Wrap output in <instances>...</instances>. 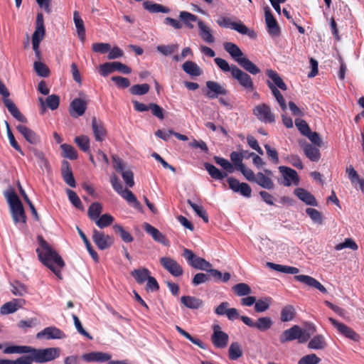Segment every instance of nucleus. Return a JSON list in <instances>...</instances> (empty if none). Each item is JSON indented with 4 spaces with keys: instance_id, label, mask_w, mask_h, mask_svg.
Segmentation results:
<instances>
[{
    "instance_id": "1",
    "label": "nucleus",
    "mask_w": 364,
    "mask_h": 364,
    "mask_svg": "<svg viewBox=\"0 0 364 364\" xmlns=\"http://www.w3.org/2000/svg\"><path fill=\"white\" fill-rule=\"evenodd\" d=\"M4 353H33L34 362L44 363L54 360L60 355L59 348H35L29 346H10L4 348Z\"/></svg>"
},
{
    "instance_id": "2",
    "label": "nucleus",
    "mask_w": 364,
    "mask_h": 364,
    "mask_svg": "<svg viewBox=\"0 0 364 364\" xmlns=\"http://www.w3.org/2000/svg\"><path fill=\"white\" fill-rule=\"evenodd\" d=\"M38 241L41 247L38 248L36 252L40 261L48 267L59 279H61L60 270L55 267L53 264L60 268H63L65 266L64 261L42 236H38Z\"/></svg>"
},
{
    "instance_id": "3",
    "label": "nucleus",
    "mask_w": 364,
    "mask_h": 364,
    "mask_svg": "<svg viewBox=\"0 0 364 364\" xmlns=\"http://www.w3.org/2000/svg\"><path fill=\"white\" fill-rule=\"evenodd\" d=\"M179 18L185 26L189 29H193L194 28L193 22H196L198 26V34L202 40L207 43H213L215 42V39L212 34L211 28L197 16L190 12L183 11L179 14Z\"/></svg>"
},
{
    "instance_id": "4",
    "label": "nucleus",
    "mask_w": 364,
    "mask_h": 364,
    "mask_svg": "<svg viewBox=\"0 0 364 364\" xmlns=\"http://www.w3.org/2000/svg\"><path fill=\"white\" fill-rule=\"evenodd\" d=\"M4 196L9 205L10 213L14 223L20 226H25L26 223V215L23 204L18 195L15 193L14 189L10 188L4 193Z\"/></svg>"
},
{
    "instance_id": "5",
    "label": "nucleus",
    "mask_w": 364,
    "mask_h": 364,
    "mask_svg": "<svg viewBox=\"0 0 364 364\" xmlns=\"http://www.w3.org/2000/svg\"><path fill=\"white\" fill-rule=\"evenodd\" d=\"M112 159L114 168L121 173L126 185L129 188L133 187L134 185L133 172L127 168L126 164L116 154L112 156Z\"/></svg>"
},
{
    "instance_id": "6",
    "label": "nucleus",
    "mask_w": 364,
    "mask_h": 364,
    "mask_svg": "<svg viewBox=\"0 0 364 364\" xmlns=\"http://www.w3.org/2000/svg\"><path fill=\"white\" fill-rule=\"evenodd\" d=\"M217 23L220 27L230 28L239 33L242 35H247L250 38H255L256 34L254 31H250L249 28L241 21L232 22L228 17H220L217 20Z\"/></svg>"
},
{
    "instance_id": "7",
    "label": "nucleus",
    "mask_w": 364,
    "mask_h": 364,
    "mask_svg": "<svg viewBox=\"0 0 364 364\" xmlns=\"http://www.w3.org/2000/svg\"><path fill=\"white\" fill-rule=\"evenodd\" d=\"M232 77L235 79L240 85L247 92H252L255 90L252 78L246 72L233 65Z\"/></svg>"
},
{
    "instance_id": "8",
    "label": "nucleus",
    "mask_w": 364,
    "mask_h": 364,
    "mask_svg": "<svg viewBox=\"0 0 364 364\" xmlns=\"http://www.w3.org/2000/svg\"><path fill=\"white\" fill-rule=\"evenodd\" d=\"M183 256L187 259L189 264L195 269L207 272L212 264L205 259L197 257L191 250L184 249Z\"/></svg>"
},
{
    "instance_id": "9",
    "label": "nucleus",
    "mask_w": 364,
    "mask_h": 364,
    "mask_svg": "<svg viewBox=\"0 0 364 364\" xmlns=\"http://www.w3.org/2000/svg\"><path fill=\"white\" fill-rule=\"evenodd\" d=\"M240 319L249 327L255 328L259 331H266L269 330L273 321L270 317H260L256 321H253L250 318L246 316H241Z\"/></svg>"
},
{
    "instance_id": "10",
    "label": "nucleus",
    "mask_w": 364,
    "mask_h": 364,
    "mask_svg": "<svg viewBox=\"0 0 364 364\" xmlns=\"http://www.w3.org/2000/svg\"><path fill=\"white\" fill-rule=\"evenodd\" d=\"M253 114L262 122L273 123L275 122V117L271 108L264 103L257 105L253 109Z\"/></svg>"
},
{
    "instance_id": "11",
    "label": "nucleus",
    "mask_w": 364,
    "mask_h": 364,
    "mask_svg": "<svg viewBox=\"0 0 364 364\" xmlns=\"http://www.w3.org/2000/svg\"><path fill=\"white\" fill-rule=\"evenodd\" d=\"M279 171L283 177V181L280 183L284 186H290L291 185L297 186L299 183V178L296 171L289 167L281 166Z\"/></svg>"
},
{
    "instance_id": "12",
    "label": "nucleus",
    "mask_w": 364,
    "mask_h": 364,
    "mask_svg": "<svg viewBox=\"0 0 364 364\" xmlns=\"http://www.w3.org/2000/svg\"><path fill=\"white\" fill-rule=\"evenodd\" d=\"M331 323L336 328L338 332L345 336L347 338L353 340L354 341H358L360 339V336L355 333L351 328L348 326L343 323L339 322L337 320L329 318H328Z\"/></svg>"
},
{
    "instance_id": "13",
    "label": "nucleus",
    "mask_w": 364,
    "mask_h": 364,
    "mask_svg": "<svg viewBox=\"0 0 364 364\" xmlns=\"http://www.w3.org/2000/svg\"><path fill=\"white\" fill-rule=\"evenodd\" d=\"M213 333L211 336V341L213 345L218 348H224L228 343V335L221 331V328L218 324L213 326Z\"/></svg>"
},
{
    "instance_id": "14",
    "label": "nucleus",
    "mask_w": 364,
    "mask_h": 364,
    "mask_svg": "<svg viewBox=\"0 0 364 364\" xmlns=\"http://www.w3.org/2000/svg\"><path fill=\"white\" fill-rule=\"evenodd\" d=\"M160 263L162 267L173 277H180L183 273V268L177 261L169 257L160 258Z\"/></svg>"
},
{
    "instance_id": "15",
    "label": "nucleus",
    "mask_w": 364,
    "mask_h": 364,
    "mask_svg": "<svg viewBox=\"0 0 364 364\" xmlns=\"http://www.w3.org/2000/svg\"><path fill=\"white\" fill-rule=\"evenodd\" d=\"M92 240L101 250L108 249L114 242L112 237L95 229L92 232Z\"/></svg>"
},
{
    "instance_id": "16",
    "label": "nucleus",
    "mask_w": 364,
    "mask_h": 364,
    "mask_svg": "<svg viewBox=\"0 0 364 364\" xmlns=\"http://www.w3.org/2000/svg\"><path fill=\"white\" fill-rule=\"evenodd\" d=\"M301 328L297 325H294L290 328L283 331L279 336V341L282 343H284L297 339L299 343H304L301 341Z\"/></svg>"
},
{
    "instance_id": "17",
    "label": "nucleus",
    "mask_w": 364,
    "mask_h": 364,
    "mask_svg": "<svg viewBox=\"0 0 364 364\" xmlns=\"http://www.w3.org/2000/svg\"><path fill=\"white\" fill-rule=\"evenodd\" d=\"M87 101L82 98H75L70 105L69 112L73 118L82 116L87 109Z\"/></svg>"
},
{
    "instance_id": "18",
    "label": "nucleus",
    "mask_w": 364,
    "mask_h": 364,
    "mask_svg": "<svg viewBox=\"0 0 364 364\" xmlns=\"http://www.w3.org/2000/svg\"><path fill=\"white\" fill-rule=\"evenodd\" d=\"M264 18L269 34L272 36H278L280 33V29L268 6L264 8Z\"/></svg>"
},
{
    "instance_id": "19",
    "label": "nucleus",
    "mask_w": 364,
    "mask_h": 364,
    "mask_svg": "<svg viewBox=\"0 0 364 364\" xmlns=\"http://www.w3.org/2000/svg\"><path fill=\"white\" fill-rule=\"evenodd\" d=\"M208 91L205 95L210 99L218 98L220 95H226L228 91L220 84L215 81H207Z\"/></svg>"
},
{
    "instance_id": "20",
    "label": "nucleus",
    "mask_w": 364,
    "mask_h": 364,
    "mask_svg": "<svg viewBox=\"0 0 364 364\" xmlns=\"http://www.w3.org/2000/svg\"><path fill=\"white\" fill-rule=\"evenodd\" d=\"M65 337V334L59 328L55 326H49L45 328L36 334L38 339L46 338L50 339H61Z\"/></svg>"
},
{
    "instance_id": "21",
    "label": "nucleus",
    "mask_w": 364,
    "mask_h": 364,
    "mask_svg": "<svg viewBox=\"0 0 364 364\" xmlns=\"http://www.w3.org/2000/svg\"><path fill=\"white\" fill-rule=\"evenodd\" d=\"M143 227L146 233L150 235L156 242L161 243L165 246H168L169 242L166 236L158 229L147 223H144Z\"/></svg>"
},
{
    "instance_id": "22",
    "label": "nucleus",
    "mask_w": 364,
    "mask_h": 364,
    "mask_svg": "<svg viewBox=\"0 0 364 364\" xmlns=\"http://www.w3.org/2000/svg\"><path fill=\"white\" fill-rule=\"evenodd\" d=\"M294 279L296 281L301 282L309 287H314L315 289L319 290L322 293H327V290L325 288V287L316 279L310 276L304 274L296 275L294 276Z\"/></svg>"
},
{
    "instance_id": "23",
    "label": "nucleus",
    "mask_w": 364,
    "mask_h": 364,
    "mask_svg": "<svg viewBox=\"0 0 364 364\" xmlns=\"http://www.w3.org/2000/svg\"><path fill=\"white\" fill-rule=\"evenodd\" d=\"M294 193L305 204L311 206H318L316 198L308 191L302 188H297L294 189Z\"/></svg>"
},
{
    "instance_id": "24",
    "label": "nucleus",
    "mask_w": 364,
    "mask_h": 364,
    "mask_svg": "<svg viewBox=\"0 0 364 364\" xmlns=\"http://www.w3.org/2000/svg\"><path fill=\"white\" fill-rule=\"evenodd\" d=\"M46 35V28L42 13H38L36 21V29L32 35V40L41 42Z\"/></svg>"
},
{
    "instance_id": "25",
    "label": "nucleus",
    "mask_w": 364,
    "mask_h": 364,
    "mask_svg": "<svg viewBox=\"0 0 364 364\" xmlns=\"http://www.w3.org/2000/svg\"><path fill=\"white\" fill-rule=\"evenodd\" d=\"M92 129L96 141H102L105 140L106 130L104 124L100 120L97 119L95 117L92 118Z\"/></svg>"
},
{
    "instance_id": "26",
    "label": "nucleus",
    "mask_w": 364,
    "mask_h": 364,
    "mask_svg": "<svg viewBox=\"0 0 364 364\" xmlns=\"http://www.w3.org/2000/svg\"><path fill=\"white\" fill-rule=\"evenodd\" d=\"M16 129L23 136L25 139L32 144H37L40 142V137L32 129L24 125L19 124Z\"/></svg>"
},
{
    "instance_id": "27",
    "label": "nucleus",
    "mask_w": 364,
    "mask_h": 364,
    "mask_svg": "<svg viewBox=\"0 0 364 364\" xmlns=\"http://www.w3.org/2000/svg\"><path fill=\"white\" fill-rule=\"evenodd\" d=\"M61 174L64 181L68 186L72 188H75L76 186L70 164L67 161H63L62 163Z\"/></svg>"
},
{
    "instance_id": "28",
    "label": "nucleus",
    "mask_w": 364,
    "mask_h": 364,
    "mask_svg": "<svg viewBox=\"0 0 364 364\" xmlns=\"http://www.w3.org/2000/svg\"><path fill=\"white\" fill-rule=\"evenodd\" d=\"M25 304L23 299H13L12 301L4 304L0 309L3 315L14 313Z\"/></svg>"
},
{
    "instance_id": "29",
    "label": "nucleus",
    "mask_w": 364,
    "mask_h": 364,
    "mask_svg": "<svg viewBox=\"0 0 364 364\" xmlns=\"http://www.w3.org/2000/svg\"><path fill=\"white\" fill-rule=\"evenodd\" d=\"M300 145L303 147L305 155L312 161H318L321 158L319 149L314 147L311 144H306V141L302 143L299 142Z\"/></svg>"
},
{
    "instance_id": "30",
    "label": "nucleus",
    "mask_w": 364,
    "mask_h": 364,
    "mask_svg": "<svg viewBox=\"0 0 364 364\" xmlns=\"http://www.w3.org/2000/svg\"><path fill=\"white\" fill-rule=\"evenodd\" d=\"M223 46L225 51L228 52L237 63H238L240 59L243 58V53L236 44L230 42H225L224 43Z\"/></svg>"
},
{
    "instance_id": "31",
    "label": "nucleus",
    "mask_w": 364,
    "mask_h": 364,
    "mask_svg": "<svg viewBox=\"0 0 364 364\" xmlns=\"http://www.w3.org/2000/svg\"><path fill=\"white\" fill-rule=\"evenodd\" d=\"M73 21L77 30V36L80 40L83 42L85 39V28L84 21L82 19L78 11H75L73 13Z\"/></svg>"
},
{
    "instance_id": "32",
    "label": "nucleus",
    "mask_w": 364,
    "mask_h": 364,
    "mask_svg": "<svg viewBox=\"0 0 364 364\" xmlns=\"http://www.w3.org/2000/svg\"><path fill=\"white\" fill-rule=\"evenodd\" d=\"M119 195L132 207L135 209L142 211V206L141 203L138 201L134 194L128 189H124L122 191Z\"/></svg>"
},
{
    "instance_id": "33",
    "label": "nucleus",
    "mask_w": 364,
    "mask_h": 364,
    "mask_svg": "<svg viewBox=\"0 0 364 364\" xmlns=\"http://www.w3.org/2000/svg\"><path fill=\"white\" fill-rule=\"evenodd\" d=\"M181 301L186 307L191 309H198L203 305L201 299L191 296H183Z\"/></svg>"
},
{
    "instance_id": "34",
    "label": "nucleus",
    "mask_w": 364,
    "mask_h": 364,
    "mask_svg": "<svg viewBox=\"0 0 364 364\" xmlns=\"http://www.w3.org/2000/svg\"><path fill=\"white\" fill-rule=\"evenodd\" d=\"M266 266L272 269L285 274H296L299 272V269L296 267L277 264L270 262H267Z\"/></svg>"
},
{
    "instance_id": "35",
    "label": "nucleus",
    "mask_w": 364,
    "mask_h": 364,
    "mask_svg": "<svg viewBox=\"0 0 364 364\" xmlns=\"http://www.w3.org/2000/svg\"><path fill=\"white\" fill-rule=\"evenodd\" d=\"M245 71L248 72L252 75H257L261 70L260 69L253 63L250 59L246 57L240 59L237 63Z\"/></svg>"
},
{
    "instance_id": "36",
    "label": "nucleus",
    "mask_w": 364,
    "mask_h": 364,
    "mask_svg": "<svg viewBox=\"0 0 364 364\" xmlns=\"http://www.w3.org/2000/svg\"><path fill=\"white\" fill-rule=\"evenodd\" d=\"M266 75L268 76V77L269 79L272 80L273 85L281 89L282 90H287V85L284 82L283 80L282 79V77L279 75V74L272 70V69H268L266 70Z\"/></svg>"
},
{
    "instance_id": "37",
    "label": "nucleus",
    "mask_w": 364,
    "mask_h": 364,
    "mask_svg": "<svg viewBox=\"0 0 364 364\" xmlns=\"http://www.w3.org/2000/svg\"><path fill=\"white\" fill-rule=\"evenodd\" d=\"M182 68L185 73L191 76L198 77L202 75V70L199 66L191 60L185 62L182 65Z\"/></svg>"
},
{
    "instance_id": "38",
    "label": "nucleus",
    "mask_w": 364,
    "mask_h": 364,
    "mask_svg": "<svg viewBox=\"0 0 364 364\" xmlns=\"http://www.w3.org/2000/svg\"><path fill=\"white\" fill-rule=\"evenodd\" d=\"M143 6L144 9L149 11L150 13H164L168 14L170 12V9L164 6L159 4L152 3L149 1H146L143 2Z\"/></svg>"
},
{
    "instance_id": "39",
    "label": "nucleus",
    "mask_w": 364,
    "mask_h": 364,
    "mask_svg": "<svg viewBox=\"0 0 364 364\" xmlns=\"http://www.w3.org/2000/svg\"><path fill=\"white\" fill-rule=\"evenodd\" d=\"M254 182L257 183L262 188L267 190H272L274 188V184L272 180L261 172L257 173Z\"/></svg>"
},
{
    "instance_id": "40",
    "label": "nucleus",
    "mask_w": 364,
    "mask_h": 364,
    "mask_svg": "<svg viewBox=\"0 0 364 364\" xmlns=\"http://www.w3.org/2000/svg\"><path fill=\"white\" fill-rule=\"evenodd\" d=\"M204 167L206 171L208 172L209 175L215 180H222L227 177L228 173L226 172H222L218 168H216L214 165L205 163Z\"/></svg>"
},
{
    "instance_id": "41",
    "label": "nucleus",
    "mask_w": 364,
    "mask_h": 364,
    "mask_svg": "<svg viewBox=\"0 0 364 364\" xmlns=\"http://www.w3.org/2000/svg\"><path fill=\"white\" fill-rule=\"evenodd\" d=\"M267 84L269 89L271 90L274 97L276 98V100L279 103L281 109L283 111H285L287 109V105L285 100L282 95L281 94L280 91L269 80H267Z\"/></svg>"
},
{
    "instance_id": "42",
    "label": "nucleus",
    "mask_w": 364,
    "mask_h": 364,
    "mask_svg": "<svg viewBox=\"0 0 364 364\" xmlns=\"http://www.w3.org/2000/svg\"><path fill=\"white\" fill-rule=\"evenodd\" d=\"M131 275L135 279L137 283L143 284L150 276V272L146 268H139L133 270Z\"/></svg>"
},
{
    "instance_id": "43",
    "label": "nucleus",
    "mask_w": 364,
    "mask_h": 364,
    "mask_svg": "<svg viewBox=\"0 0 364 364\" xmlns=\"http://www.w3.org/2000/svg\"><path fill=\"white\" fill-rule=\"evenodd\" d=\"M207 272L210 274L215 282H227L230 279V274L229 272H225L223 274L218 269L209 268Z\"/></svg>"
},
{
    "instance_id": "44",
    "label": "nucleus",
    "mask_w": 364,
    "mask_h": 364,
    "mask_svg": "<svg viewBox=\"0 0 364 364\" xmlns=\"http://www.w3.org/2000/svg\"><path fill=\"white\" fill-rule=\"evenodd\" d=\"M18 190H19V192H20L21 195L23 196L24 200L26 201V203L29 206V208L31 209V213H32L34 219L38 221L40 220V218H39V215L38 214V212H37L35 206L33 205V204L32 203V202L29 199L28 196H27L26 193L25 192L24 189L22 188L20 182H18Z\"/></svg>"
},
{
    "instance_id": "45",
    "label": "nucleus",
    "mask_w": 364,
    "mask_h": 364,
    "mask_svg": "<svg viewBox=\"0 0 364 364\" xmlns=\"http://www.w3.org/2000/svg\"><path fill=\"white\" fill-rule=\"evenodd\" d=\"M102 210V205L98 202H95L92 203L89 207L87 214L90 220L95 221L100 216Z\"/></svg>"
},
{
    "instance_id": "46",
    "label": "nucleus",
    "mask_w": 364,
    "mask_h": 364,
    "mask_svg": "<svg viewBox=\"0 0 364 364\" xmlns=\"http://www.w3.org/2000/svg\"><path fill=\"white\" fill-rule=\"evenodd\" d=\"M295 315L296 311L294 306L287 305L282 309L280 319L282 322H287L291 321Z\"/></svg>"
},
{
    "instance_id": "47",
    "label": "nucleus",
    "mask_w": 364,
    "mask_h": 364,
    "mask_svg": "<svg viewBox=\"0 0 364 364\" xmlns=\"http://www.w3.org/2000/svg\"><path fill=\"white\" fill-rule=\"evenodd\" d=\"M326 346L325 338L322 335L315 336L308 343V347L311 349H323Z\"/></svg>"
},
{
    "instance_id": "48",
    "label": "nucleus",
    "mask_w": 364,
    "mask_h": 364,
    "mask_svg": "<svg viewBox=\"0 0 364 364\" xmlns=\"http://www.w3.org/2000/svg\"><path fill=\"white\" fill-rule=\"evenodd\" d=\"M62 149V156L70 160H75L77 158V152L71 145L63 144L60 146Z\"/></svg>"
},
{
    "instance_id": "49",
    "label": "nucleus",
    "mask_w": 364,
    "mask_h": 364,
    "mask_svg": "<svg viewBox=\"0 0 364 364\" xmlns=\"http://www.w3.org/2000/svg\"><path fill=\"white\" fill-rule=\"evenodd\" d=\"M77 229L80 237L83 240L86 246V248L89 252L90 255H91L92 258L94 259L95 262H97L99 261L97 253L92 247L90 241L88 240L84 232L79 228H77Z\"/></svg>"
},
{
    "instance_id": "50",
    "label": "nucleus",
    "mask_w": 364,
    "mask_h": 364,
    "mask_svg": "<svg viewBox=\"0 0 364 364\" xmlns=\"http://www.w3.org/2000/svg\"><path fill=\"white\" fill-rule=\"evenodd\" d=\"M113 230L116 234L119 235L124 242L129 243L133 241V237L127 232L122 225L116 224L113 226Z\"/></svg>"
},
{
    "instance_id": "51",
    "label": "nucleus",
    "mask_w": 364,
    "mask_h": 364,
    "mask_svg": "<svg viewBox=\"0 0 364 364\" xmlns=\"http://www.w3.org/2000/svg\"><path fill=\"white\" fill-rule=\"evenodd\" d=\"M228 353L230 359L232 360H237L242 355V350L241 349L240 345L237 342L231 343L228 350Z\"/></svg>"
},
{
    "instance_id": "52",
    "label": "nucleus",
    "mask_w": 364,
    "mask_h": 364,
    "mask_svg": "<svg viewBox=\"0 0 364 364\" xmlns=\"http://www.w3.org/2000/svg\"><path fill=\"white\" fill-rule=\"evenodd\" d=\"M33 68L36 74L40 77H47L50 75V70L48 67L41 61L34 62Z\"/></svg>"
},
{
    "instance_id": "53",
    "label": "nucleus",
    "mask_w": 364,
    "mask_h": 364,
    "mask_svg": "<svg viewBox=\"0 0 364 364\" xmlns=\"http://www.w3.org/2000/svg\"><path fill=\"white\" fill-rule=\"evenodd\" d=\"M306 213L314 223H317L318 225L323 224V215L318 210L311 208H308L306 209Z\"/></svg>"
},
{
    "instance_id": "54",
    "label": "nucleus",
    "mask_w": 364,
    "mask_h": 364,
    "mask_svg": "<svg viewBox=\"0 0 364 364\" xmlns=\"http://www.w3.org/2000/svg\"><path fill=\"white\" fill-rule=\"evenodd\" d=\"M113 221L114 218L111 215L105 213L95 220V223L100 228H105L109 226Z\"/></svg>"
},
{
    "instance_id": "55",
    "label": "nucleus",
    "mask_w": 364,
    "mask_h": 364,
    "mask_svg": "<svg viewBox=\"0 0 364 364\" xmlns=\"http://www.w3.org/2000/svg\"><path fill=\"white\" fill-rule=\"evenodd\" d=\"M178 44L159 45L156 50L164 56H168L178 50Z\"/></svg>"
},
{
    "instance_id": "56",
    "label": "nucleus",
    "mask_w": 364,
    "mask_h": 364,
    "mask_svg": "<svg viewBox=\"0 0 364 364\" xmlns=\"http://www.w3.org/2000/svg\"><path fill=\"white\" fill-rule=\"evenodd\" d=\"M214 161L215 162L220 166L225 171L226 173H232L235 171V168L233 165L227 159L224 158H221L220 156H214Z\"/></svg>"
},
{
    "instance_id": "57",
    "label": "nucleus",
    "mask_w": 364,
    "mask_h": 364,
    "mask_svg": "<svg viewBox=\"0 0 364 364\" xmlns=\"http://www.w3.org/2000/svg\"><path fill=\"white\" fill-rule=\"evenodd\" d=\"M75 142L84 152H89L90 150V139L85 135H81L75 138Z\"/></svg>"
},
{
    "instance_id": "58",
    "label": "nucleus",
    "mask_w": 364,
    "mask_h": 364,
    "mask_svg": "<svg viewBox=\"0 0 364 364\" xmlns=\"http://www.w3.org/2000/svg\"><path fill=\"white\" fill-rule=\"evenodd\" d=\"M232 290L239 296H247L251 293L250 287L245 283H239L232 287Z\"/></svg>"
},
{
    "instance_id": "59",
    "label": "nucleus",
    "mask_w": 364,
    "mask_h": 364,
    "mask_svg": "<svg viewBox=\"0 0 364 364\" xmlns=\"http://www.w3.org/2000/svg\"><path fill=\"white\" fill-rule=\"evenodd\" d=\"M150 90V86L146 84L134 85L131 87L129 92L134 95H143L146 94Z\"/></svg>"
},
{
    "instance_id": "60",
    "label": "nucleus",
    "mask_w": 364,
    "mask_h": 364,
    "mask_svg": "<svg viewBox=\"0 0 364 364\" xmlns=\"http://www.w3.org/2000/svg\"><path fill=\"white\" fill-rule=\"evenodd\" d=\"M244 153L245 151L242 150L240 152L232 151L230 155V160L232 161L237 170L244 165L242 163Z\"/></svg>"
},
{
    "instance_id": "61",
    "label": "nucleus",
    "mask_w": 364,
    "mask_h": 364,
    "mask_svg": "<svg viewBox=\"0 0 364 364\" xmlns=\"http://www.w3.org/2000/svg\"><path fill=\"white\" fill-rule=\"evenodd\" d=\"M187 203L193 208L196 213L203 220L205 223H208V215L202 206L193 203L191 200H188Z\"/></svg>"
},
{
    "instance_id": "62",
    "label": "nucleus",
    "mask_w": 364,
    "mask_h": 364,
    "mask_svg": "<svg viewBox=\"0 0 364 364\" xmlns=\"http://www.w3.org/2000/svg\"><path fill=\"white\" fill-rule=\"evenodd\" d=\"M5 124L6 127L8 138L11 146L14 149H15L18 152H19L21 155H23V152L20 146L18 145V144L17 143V141H16L15 137L11 130L10 126L6 121H5Z\"/></svg>"
},
{
    "instance_id": "63",
    "label": "nucleus",
    "mask_w": 364,
    "mask_h": 364,
    "mask_svg": "<svg viewBox=\"0 0 364 364\" xmlns=\"http://www.w3.org/2000/svg\"><path fill=\"white\" fill-rule=\"evenodd\" d=\"M316 331V326L311 323H307L305 324V328H301V336L302 339L301 341H304V343L306 342L312 334H314Z\"/></svg>"
},
{
    "instance_id": "64",
    "label": "nucleus",
    "mask_w": 364,
    "mask_h": 364,
    "mask_svg": "<svg viewBox=\"0 0 364 364\" xmlns=\"http://www.w3.org/2000/svg\"><path fill=\"white\" fill-rule=\"evenodd\" d=\"M320 362L321 358L312 353L303 356L298 361V364H318Z\"/></svg>"
}]
</instances>
